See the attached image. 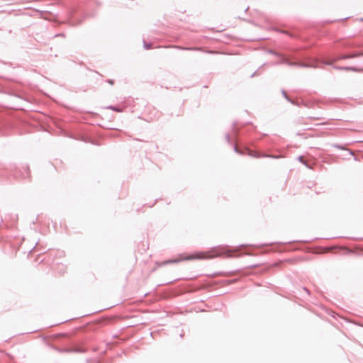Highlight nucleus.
Masks as SVG:
<instances>
[{"instance_id":"412c9836","label":"nucleus","mask_w":363,"mask_h":363,"mask_svg":"<svg viewBox=\"0 0 363 363\" xmlns=\"http://www.w3.org/2000/svg\"><path fill=\"white\" fill-rule=\"evenodd\" d=\"M298 160L301 162L302 164H303L305 166L307 167V164L303 162V156H298Z\"/></svg>"},{"instance_id":"a878e982","label":"nucleus","mask_w":363,"mask_h":363,"mask_svg":"<svg viewBox=\"0 0 363 363\" xmlns=\"http://www.w3.org/2000/svg\"><path fill=\"white\" fill-rule=\"evenodd\" d=\"M242 246H254V247H255V245H245V244L240 245L239 247H242Z\"/></svg>"},{"instance_id":"b1692460","label":"nucleus","mask_w":363,"mask_h":363,"mask_svg":"<svg viewBox=\"0 0 363 363\" xmlns=\"http://www.w3.org/2000/svg\"><path fill=\"white\" fill-rule=\"evenodd\" d=\"M303 290H304L305 291H306V292H307V294H308V295L311 294L310 291H309L306 287H303Z\"/></svg>"},{"instance_id":"393cba45","label":"nucleus","mask_w":363,"mask_h":363,"mask_svg":"<svg viewBox=\"0 0 363 363\" xmlns=\"http://www.w3.org/2000/svg\"><path fill=\"white\" fill-rule=\"evenodd\" d=\"M219 274H220V272L213 273L212 274H210L209 276L213 277H215L216 275Z\"/></svg>"},{"instance_id":"0eeeda50","label":"nucleus","mask_w":363,"mask_h":363,"mask_svg":"<svg viewBox=\"0 0 363 363\" xmlns=\"http://www.w3.org/2000/svg\"><path fill=\"white\" fill-rule=\"evenodd\" d=\"M15 126V122L9 116L0 115V133L7 135L8 131Z\"/></svg>"},{"instance_id":"2eb2a0df","label":"nucleus","mask_w":363,"mask_h":363,"mask_svg":"<svg viewBox=\"0 0 363 363\" xmlns=\"http://www.w3.org/2000/svg\"><path fill=\"white\" fill-rule=\"evenodd\" d=\"M152 47V43H147L145 40H143V48L145 50H150Z\"/></svg>"},{"instance_id":"6e6552de","label":"nucleus","mask_w":363,"mask_h":363,"mask_svg":"<svg viewBox=\"0 0 363 363\" xmlns=\"http://www.w3.org/2000/svg\"><path fill=\"white\" fill-rule=\"evenodd\" d=\"M282 96L284 97V99L291 103L293 105L301 106L302 105H304L307 106V105L305 104V102L303 100H298V99H291L286 94V91L284 89L281 90Z\"/></svg>"},{"instance_id":"c756f323","label":"nucleus","mask_w":363,"mask_h":363,"mask_svg":"<svg viewBox=\"0 0 363 363\" xmlns=\"http://www.w3.org/2000/svg\"><path fill=\"white\" fill-rule=\"evenodd\" d=\"M257 266H258V264H252V265L250 266V267H252H252H257Z\"/></svg>"},{"instance_id":"f257e3e1","label":"nucleus","mask_w":363,"mask_h":363,"mask_svg":"<svg viewBox=\"0 0 363 363\" xmlns=\"http://www.w3.org/2000/svg\"><path fill=\"white\" fill-rule=\"evenodd\" d=\"M336 49H354L363 48V43L357 41L352 38L342 39L337 41L335 44ZM363 55V49L359 51H354L351 53L346 54H323L318 59H313L311 57V60L314 62L316 68L319 65H330L336 70H344V66L333 65V62L347 59H353Z\"/></svg>"},{"instance_id":"423d86ee","label":"nucleus","mask_w":363,"mask_h":363,"mask_svg":"<svg viewBox=\"0 0 363 363\" xmlns=\"http://www.w3.org/2000/svg\"><path fill=\"white\" fill-rule=\"evenodd\" d=\"M245 151L247 152V155L255 158H262V157H267V158H274L277 159V156L263 153L255 145L254 142H251L250 144L245 145L244 147Z\"/></svg>"},{"instance_id":"7ed1b4c3","label":"nucleus","mask_w":363,"mask_h":363,"mask_svg":"<svg viewBox=\"0 0 363 363\" xmlns=\"http://www.w3.org/2000/svg\"><path fill=\"white\" fill-rule=\"evenodd\" d=\"M279 60L274 62L272 65L282 64L290 67H299L303 68L315 67L314 62L311 60V55L308 50L304 48H291L286 54L279 57Z\"/></svg>"},{"instance_id":"4be33fe9","label":"nucleus","mask_w":363,"mask_h":363,"mask_svg":"<svg viewBox=\"0 0 363 363\" xmlns=\"http://www.w3.org/2000/svg\"><path fill=\"white\" fill-rule=\"evenodd\" d=\"M300 241H298V240H294V241H289V242H278L279 244H284V245H286V244H291V243H293V242H299Z\"/></svg>"},{"instance_id":"4468645a","label":"nucleus","mask_w":363,"mask_h":363,"mask_svg":"<svg viewBox=\"0 0 363 363\" xmlns=\"http://www.w3.org/2000/svg\"><path fill=\"white\" fill-rule=\"evenodd\" d=\"M269 53L279 57H281V55H284L285 53H282V52H277V51H275L274 50H269L268 51Z\"/></svg>"},{"instance_id":"9d476101","label":"nucleus","mask_w":363,"mask_h":363,"mask_svg":"<svg viewBox=\"0 0 363 363\" xmlns=\"http://www.w3.org/2000/svg\"><path fill=\"white\" fill-rule=\"evenodd\" d=\"M232 129H233V134L235 135V137L239 141L240 140V137L242 135V130H240L239 128L238 124L236 121L233 123Z\"/></svg>"},{"instance_id":"dca6fc26","label":"nucleus","mask_w":363,"mask_h":363,"mask_svg":"<svg viewBox=\"0 0 363 363\" xmlns=\"http://www.w3.org/2000/svg\"><path fill=\"white\" fill-rule=\"evenodd\" d=\"M174 48H177L179 50H195V48H194L181 47V46H177V45L174 46Z\"/></svg>"},{"instance_id":"ddd939ff","label":"nucleus","mask_w":363,"mask_h":363,"mask_svg":"<svg viewBox=\"0 0 363 363\" xmlns=\"http://www.w3.org/2000/svg\"><path fill=\"white\" fill-rule=\"evenodd\" d=\"M344 70L345 71H352L355 72H363V69L361 67H358L356 66H344Z\"/></svg>"},{"instance_id":"7c9ffc66","label":"nucleus","mask_w":363,"mask_h":363,"mask_svg":"<svg viewBox=\"0 0 363 363\" xmlns=\"http://www.w3.org/2000/svg\"><path fill=\"white\" fill-rule=\"evenodd\" d=\"M72 320V319L65 320L62 321V323H65V322L69 321V320Z\"/></svg>"},{"instance_id":"c85d7f7f","label":"nucleus","mask_w":363,"mask_h":363,"mask_svg":"<svg viewBox=\"0 0 363 363\" xmlns=\"http://www.w3.org/2000/svg\"><path fill=\"white\" fill-rule=\"evenodd\" d=\"M249 124H250V123H247L244 124V125H243V126H242V128H245V126H246V125H249Z\"/></svg>"},{"instance_id":"a211bd4d","label":"nucleus","mask_w":363,"mask_h":363,"mask_svg":"<svg viewBox=\"0 0 363 363\" xmlns=\"http://www.w3.org/2000/svg\"><path fill=\"white\" fill-rule=\"evenodd\" d=\"M266 65V63H264L263 65H262L256 71H255L250 76L251 78L255 77V76H257L259 74V70L262 67H264V65Z\"/></svg>"},{"instance_id":"39448f33","label":"nucleus","mask_w":363,"mask_h":363,"mask_svg":"<svg viewBox=\"0 0 363 363\" xmlns=\"http://www.w3.org/2000/svg\"><path fill=\"white\" fill-rule=\"evenodd\" d=\"M55 340L64 347L52 346L55 350L63 353H84L86 349L84 347L83 341H75L68 333H58L55 335Z\"/></svg>"},{"instance_id":"cd10ccee","label":"nucleus","mask_w":363,"mask_h":363,"mask_svg":"<svg viewBox=\"0 0 363 363\" xmlns=\"http://www.w3.org/2000/svg\"><path fill=\"white\" fill-rule=\"evenodd\" d=\"M55 36H65V34L64 33H60V34L56 35Z\"/></svg>"},{"instance_id":"72a5a7b5","label":"nucleus","mask_w":363,"mask_h":363,"mask_svg":"<svg viewBox=\"0 0 363 363\" xmlns=\"http://www.w3.org/2000/svg\"><path fill=\"white\" fill-rule=\"evenodd\" d=\"M302 242H308V241H307V240H303Z\"/></svg>"},{"instance_id":"f3484780","label":"nucleus","mask_w":363,"mask_h":363,"mask_svg":"<svg viewBox=\"0 0 363 363\" xmlns=\"http://www.w3.org/2000/svg\"><path fill=\"white\" fill-rule=\"evenodd\" d=\"M23 169L26 171V176H23V177H30V169L28 165H25L23 167Z\"/></svg>"},{"instance_id":"20e7f679","label":"nucleus","mask_w":363,"mask_h":363,"mask_svg":"<svg viewBox=\"0 0 363 363\" xmlns=\"http://www.w3.org/2000/svg\"><path fill=\"white\" fill-rule=\"evenodd\" d=\"M0 93L13 96L21 100L22 105L18 107L22 110H33V99L23 91L20 86L10 81L0 82Z\"/></svg>"},{"instance_id":"f704fd0d","label":"nucleus","mask_w":363,"mask_h":363,"mask_svg":"<svg viewBox=\"0 0 363 363\" xmlns=\"http://www.w3.org/2000/svg\"><path fill=\"white\" fill-rule=\"evenodd\" d=\"M361 21H363V18L360 19Z\"/></svg>"},{"instance_id":"9b49d317","label":"nucleus","mask_w":363,"mask_h":363,"mask_svg":"<svg viewBox=\"0 0 363 363\" xmlns=\"http://www.w3.org/2000/svg\"><path fill=\"white\" fill-rule=\"evenodd\" d=\"M106 108L108 109V110H112L117 113H121L124 111L125 108L120 105H109V106H106Z\"/></svg>"},{"instance_id":"473e14b6","label":"nucleus","mask_w":363,"mask_h":363,"mask_svg":"<svg viewBox=\"0 0 363 363\" xmlns=\"http://www.w3.org/2000/svg\"><path fill=\"white\" fill-rule=\"evenodd\" d=\"M183 335H184V334H182H182H180V337H183Z\"/></svg>"},{"instance_id":"6ab92c4d","label":"nucleus","mask_w":363,"mask_h":363,"mask_svg":"<svg viewBox=\"0 0 363 363\" xmlns=\"http://www.w3.org/2000/svg\"><path fill=\"white\" fill-rule=\"evenodd\" d=\"M233 150H234L235 152H236L237 154H239V155L245 154L244 152L240 151L238 147L235 145H233Z\"/></svg>"},{"instance_id":"f8f14e48","label":"nucleus","mask_w":363,"mask_h":363,"mask_svg":"<svg viewBox=\"0 0 363 363\" xmlns=\"http://www.w3.org/2000/svg\"><path fill=\"white\" fill-rule=\"evenodd\" d=\"M330 145L332 147H334L336 149H339V150H347L349 152V155L354 156L353 152L350 150L346 149V147H345L344 145L333 143V144H331Z\"/></svg>"},{"instance_id":"aec40b11","label":"nucleus","mask_w":363,"mask_h":363,"mask_svg":"<svg viewBox=\"0 0 363 363\" xmlns=\"http://www.w3.org/2000/svg\"><path fill=\"white\" fill-rule=\"evenodd\" d=\"M225 138V140L228 143L232 144L231 138H230L229 133H226Z\"/></svg>"},{"instance_id":"5701e85b","label":"nucleus","mask_w":363,"mask_h":363,"mask_svg":"<svg viewBox=\"0 0 363 363\" xmlns=\"http://www.w3.org/2000/svg\"><path fill=\"white\" fill-rule=\"evenodd\" d=\"M106 82L107 83H108L109 84H111V85H113L114 84V80L113 79H106Z\"/></svg>"},{"instance_id":"bb28decb","label":"nucleus","mask_w":363,"mask_h":363,"mask_svg":"<svg viewBox=\"0 0 363 363\" xmlns=\"http://www.w3.org/2000/svg\"><path fill=\"white\" fill-rule=\"evenodd\" d=\"M300 249L299 247H294V248H291L290 250H298Z\"/></svg>"},{"instance_id":"1a4fd4ad","label":"nucleus","mask_w":363,"mask_h":363,"mask_svg":"<svg viewBox=\"0 0 363 363\" xmlns=\"http://www.w3.org/2000/svg\"><path fill=\"white\" fill-rule=\"evenodd\" d=\"M276 30L279 33L286 34L291 38H300V33L298 30H296L277 28V29H276Z\"/></svg>"},{"instance_id":"f03ea898","label":"nucleus","mask_w":363,"mask_h":363,"mask_svg":"<svg viewBox=\"0 0 363 363\" xmlns=\"http://www.w3.org/2000/svg\"><path fill=\"white\" fill-rule=\"evenodd\" d=\"M235 250L232 249L228 245H220L211 247L206 252H195L191 254H179L178 257L169 259L162 262V265H167L169 264H177L182 261H189L193 259H212L215 257H230Z\"/></svg>"},{"instance_id":"2f4dec72","label":"nucleus","mask_w":363,"mask_h":363,"mask_svg":"<svg viewBox=\"0 0 363 363\" xmlns=\"http://www.w3.org/2000/svg\"><path fill=\"white\" fill-rule=\"evenodd\" d=\"M248 9H249V6H247V7L245 9V12H246Z\"/></svg>"}]
</instances>
